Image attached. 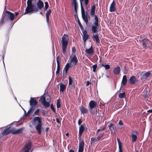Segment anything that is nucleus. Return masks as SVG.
I'll use <instances>...</instances> for the list:
<instances>
[{
	"label": "nucleus",
	"mask_w": 152,
	"mask_h": 152,
	"mask_svg": "<svg viewBox=\"0 0 152 152\" xmlns=\"http://www.w3.org/2000/svg\"><path fill=\"white\" fill-rule=\"evenodd\" d=\"M96 6L95 4L93 5L91 7L90 14L91 16H94L95 21L94 25L91 27V31L93 34L97 33L99 31V19L96 15H95Z\"/></svg>",
	"instance_id": "nucleus-1"
},
{
	"label": "nucleus",
	"mask_w": 152,
	"mask_h": 152,
	"mask_svg": "<svg viewBox=\"0 0 152 152\" xmlns=\"http://www.w3.org/2000/svg\"><path fill=\"white\" fill-rule=\"evenodd\" d=\"M31 121L34 125L37 124L35 126V128L37 131L38 133L40 134L42 132V117L39 116L35 117L33 118Z\"/></svg>",
	"instance_id": "nucleus-2"
},
{
	"label": "nucleus",
	"mask_w": 152,
	"mask_h": 152,
	"mask_svg": "<svg viewBox=\"0 0 152 152\" xmlns=\"http://www.w3.org/2000/svg\"><path fill=\"white\" fill-rule=\"evenodd\" d=\"M33 0H28L27 1V6L25 9L24 14L37 12L36 6L32 4Z\"/></svg>",
	"instance_id": "nucleus-3"
},
{
	"label": "nucleus",
	"mask_w": 152,
	"mask_h": 152,
	"mask_svg": "<svg viewBox=\"0 0 152 152\" xmlns=\"http://www.w3.org/2000/svg\"><path fill=\"white\" fill-rule=\"evenodd\" d=\"M39 101L42 103L45 107H49L50 106V98L48 94L41 96Z\"/></svg>",
	"instance_id": "nucleus-4"
},
{
	"label": "nucleus",
	"mask_w": 152,
	"mask_h": 152,
	"mask_svg": "<svg viewBox=\"0 0 152 152\" xmlns=\"http://www.w3.org/2000/svg\"><path fill=\"white\" fill-rule=\"evenodd\" d=\"M68 39V35L65 34L62 37V52L64 54H65L66 53Z\"/></svg>",
	"instance_id": "nucleus-5"
},
{
	"label": "nucleus",
	"mask_w": 152,
	"mask_h": 152,
	"mask_svg": "<svg viewBox=\"0 0 152 152\" xmlns=\"http://www.w3.org/2000/svg\"><path fill=\"white\" fill-rule=\"evenodd\" d=\"M81 8L82 18L86 24H87L88 23V18L90 19V17L89 15H85V11L81 2Z\"/></svg>",
	"instance_id": "nucleus-6"
},
{
	"label": "nucleus",
	"mask_w": 152,
	"mask_h": 152,
	"mask_svg": "<svg viewBox=\"0 0 152 152\" xmlns=\"http://www.w3.org/2000/svg\"><path fill=\"white\" fill-rule=\"evenodd\" d=\"M70 61L69 63L71 65V67H74L76 66L78 62V60L77 59L76 56H70Z\"/></svg>",
	"instance_id": "nucleus-7"
},
{
	"label": "nucleus",
	"mask_w": 152,
	"mask_h": 152,
	"mask_svg": "<svg viewBox=\"0 0 152 152\" xmlns=\"http://www.w3.org/2000/svg\"><path fill=\"white\" fill-rule=\"evenodd\" d=\"M141 42L142 45L144 48L147 49L150 47V41L147 38H144L141 40Z\"/></svg>",
	"instance_id": "nucleus-8"
},
{
	"label": "nucleus",
	"mask_w": 152,
	"mask_h": 152,
	"mask_svg": "<svg viewBox=\"0 0 152 152\" xmlns=\"http://www.w3.org/2000/svg\"><path fill=\"white\" fill-rule=\"evenodd\" d=\"M97 105V103L95 101L91 100L89 102L88 104L89 110L92 114H94V112L92 111V109L96 107Z\"/></svg>",
	"instance_id": "nucleus-9"
},
{
	"label": "nucleus",
	"mask_w": 152,
	"mask_h": 152,
	"mask_svg": "<svg viewBox=\"0 0 152 152\" xmlns=\"http://www.w3.org/2000/svg\"><path fill=\"white\" fill-rule=\"evenodd\" d=\"M32 143L30 141L26 143L24 147L22 149L21 152H30L31 148Z\"/></svg>",
	"instance_id": "nucleus-10"
},
{
	"label": "nucleus",
	"mask_w": 152,
	"mask_h": 152,
	"mask_svg": "<svg viewBox=\"0 0 152 152\" xmlns=\"http://www.w3.org/2000/svg\"><path fill=\"white\" fill-rule=\"evenodd\" d=\"M4 16L11 21H13L15 18V15L14 14L8 11H5Z\"/></svg>",
	"instance_id": "nucleus-11"
},
{
	"label": "nucleus",
	"mask_w": 152,
	"mask_h": 152,
	"mask_svg": "<svg viewBox=\"0 0 152 152\" xmlns=\"http://www.w3.org/2000/svg\"><path fill=\"white\" fill-rule=\"evenodd\" d=\"M60 59L61 57L59 56H58L56 58L57 63V70L56 72V75H57V76H58L59 75V73L60 69V62H61Z\"/></svg>",
	"instance_id": "nucleus-12"
},
{
	"label": "nucleus",
	"mask_w": 152,
	"mask_h": 152,
	"mask_svg": "<svg viewBox=\"0 0 152 152\" xmlns=\"http://www.w3.org/2000/svg\"><path fill=\"white\" fill-rule=\"evenodd\" d=\"M37 6H36V9L37 12L39 11V10H41L44 7V4L43 2L41 0H39L37 3Z\"/></svg>",
	"instance_id": "nucleus-13"
},
{
	"label": "nucleus",
	"mask_w": 152,
	"mask_h": 152,
	"mask_svg": "<svg viewBox=\"0 0 152 152\" xmlns=\"http://www.w3.org/2000/svg\"><path fill=\"white\" fill-rule=\"evenodd\" d=\"M84 145V142L81 138L79 140L78 152H83Z\"/></svg>",
	"instance_id": "nucleus-14"
},
{
	"label": "nucleus",
	"mask_w": 152,
	"mask_h": 152,
	"mask_svg": "<svg viewBox=\"0 0 152 152\" xmlns=\"http://www.w3.org/2000/svg\"><path fill=\"white\" fill-rule=\"evenodd\" d=\"M24 130V128L22 127L16 130L15 128H12V133L13 134H17L22 133Z\"/></svg>",
	"instance_id": "nucleus-15"
},
{
	"label": "nucleus",
	"mask_w": 152,
	"mask_h": 152,
	"mask_svg": "<svg viewBox=\"0 0 152 152\" xmlns=\"http://www.w3.org/2000/svg\"><path fill=\"white\" fill-rule=\"evenodd\" d=\"M82 31L83 34L82 35L83 39V41L85 42L90 37V35L87 34V32L86 30H83Z\"/></svg>",
	"instance_id": "nucleus-16"
},
{
	"label": "nucleus",
	"mask_w": 152,
	"mask_h": 152,
	"mask_svg": "<svg viewBox=\"0 0 152 152\" xmlns=\"http://www.w3.org/2000/svg\"><path fill=\"white\" fill-rule=\"evenodd\" d=\"M96 34H94L92 35V38L93 40L95 41L97 44H99L100 42V40L99 38V35L97 33Z\"/></svg>",
	"instance_id": "nucleus-17"
},
{
	"label": "nucleus",
	"mask_w": 152,
	"mask_h": 152,
	"mask_svg": "<svg viewBox=\"0 0 152 152\" xmlns=\"http://www.w3.org/2000/svg\"><path fill=\"white\" fill-rule=\"evenodd\" d=\"M151 71H149L142 75L141 77V79L142 80H145L147 79L152 74L151 73Z\"/></svg>",
	"instance_id": "nucleus-18"
},
{
	"label": "nucleus",
	"mask_w": 152,
	"mask_h": 152,
	"mask_svg": "<svg viewBox=\"0 0 152 152\" xmlns=\"http://www.w3.org/2000/svg\"><path fill=\"white\" fill-rule=\"evenodd\" d=\"M12 128L10 127H8L5 129L2 133L3 136L6 135L10 133H12Z\"/></svg>",
	"instance_id": "nucleus-19"
},
{
	"label": "nucleus",
	"mask_w": 152,
	"mask_h": 152,
	"mask_svg": "<svg viewBox=\"0 0 152 152\" xmlns=\"http://www.w3.org/2000/svg\"><path fill=\"white\" fill-rule=\"evenodd\" d=\"M137 132L136 131H134L131 133V135L132 138V141L133 142H135L137 139Z\"/></svg>",
	"instance_id": "nucleus-20"
},
{
	"label": "nucleus",
	"mask_w": 152,
	"mask_h": 152,
	"mask_svg": "<svg viewBox=\"0 0 152 152\" xmlns=\"http://www.w3.org/2000/svg\"><path fill=\"white\" fill-rule=\"evenodd\" d=\"M36 107H37L36 106H31V107L28 111L26 116H29L31 115L35 110Z\"/></svg>",
	"instance_id": "nucleus-21"
},
{
	"label": "nucleus",
	"mask_w": 152,
	"mask_h": 152,
	"mask_svg": "<svg viewBox=\"0 0 152 152\" xmlns=\"http://www.w3.org/2000/svg\"><path fill=\"white\" fill-rule=\"evenodd\" d=\"M129 81L130 84H134L137 82L138 80H137L135 76H133L130 77L129 80Z\"/></svg>",
	"instance_id": "nucleus-22"
},
{
	"label": "nucleus",
	"mask_w": 152,
	"mask_h": 152,
	"mask_svg": "<svg viewBox=\"0 0 152 152\" xmlns=\"http://www.w3.org/2000/svg\"><path fill=\"white\" fill-rule=\"evenodd\" d=\"M85 52L88 55L93 54L94 53V51L92 45L91 46L89 49H87L86 50Z\"/></svg>",
	"instance_id": "nucleus-23"
},
{
	"label": "nucleus",
	"mask_w": 152,
	"mask_h": 152,
	"mask_svg": "<svg viewBox=\"0 0 152 152\" xmlns=\"http://www.w3.org/2000/svg\"><path fill=\"white\" fill-rule=\"evenodd\" d=\"M115 5V2L114 1H113L110 7V12H114L115 11L116 9Z\"/></svg>",
	"instance_id": "nucleus-24"
},
{
	"label": "nucleus",
	"mask_w": 152,
	"mask_h": 152,
	"mask_svg": "<svg viewBox=\"0 0 152 152\" xmlns=\"http://www.w3.org/2000/svg\"><path fill=\"white\" fill-rule=\"evenodd\" d=\"M121 72V68L120 66H118L114 68L113 69V74L118 75Z\"/></svg>",
	"instance_id": "nucleus-25"
},
{
	"label": "nucleus",
	"mask_w": 152,
	"mask_h": 152,
	"mask_svg": "<svg viewBox=\"0 0 152 152\" xmlns=\"http://www.w3.org/2000/svg\"><path fill=\"white\" fill-rule=\"evenodd\" d=\"M79 109L81 114H86L88 113V110L82 105L79 107Z\"/></svg>",
	"instance_id": "nucleus-26"
},
{
	"label": "nucleus",
	"mask_w": 152,
	"mask_h": 152,
	"mask_svg": "<svg viewBox=\"0 0 152 152\" xmlns=\"http://www.w3.org/2000/svg\"><path fill=\"white\" fill-rule=\"evenodd\" d=\"M30 104L31 106H36V105L37 104V101L33 98L31 97L30 101Z\"/></svg>",
	"instance_id": "nucleus-27"
},
{
	"label": "nucleus",
	"mask_w": 152,
	"mask_h": 152,
	"mask_svg": "<svg viewBox=\"0 0 152 152\" xmlns=\"http://www.w3.org/2000/svg\"><path fill=\"white\" fill-rule=\"evenodd\" d=\"M85 130V128L84 126L82 125H80V126L79 128V131L78 136L80 138L83 133V132Z\"/></svg>",
	"instance_id": "nucleus-28"
},
{
	"label": "nucleus",
	"mask_w": 152,
	"mask_h": 152,
	"mask_svg": "<svg viewBox=\"0 0 152 152\" xmlns=\"http://www.w3.org/2000/svg\"><path fill=\"white\" fill-rule=\"evenodd\" d=\"M60 92L61 94H63L64 91L66 89V85L61 83L60 84Z\"/></svg>",
	"instance_id": "nucleus-29"
},
{
	"label": "nucleus",
	"mask_w": 152,
	"mask_h": 152,
	"mask_svg": "<svg viewBox=\"0 0 152 152\" xmlns=\"http://www.w3.org/2000/svg\"><path fill=\"white\" fill-rule=\"evenodd\" d=\"M109 128L111 132H115L116 129L115 126L112 123H111L110 125L109 126Z\"/></svg>",
	"instance_id": "nucleus-30"
},
{
	"label": "nucleus",
	"mask_w": 152,
	"mask_h": 152,
	"mask_svg": "<svg viewBox=\"0 0 152 152\" xmlns=\"http://www.w3.org/2000/svg\"><path fill=\"white\" fill-rule=\"evenodd\" d=\"M127 79L126 75H124L123 76L121 83L122 85L123 86H125L127 83Z\"/></svg>",
	"instance_id": "nucleus-31"
},
{
	"label": "nucleus",
	"mask_w": 152,
	"mask_h": 152,
	"mask_svg": "<svg viewBox=\"0 0 152 152\" xmlns=\"http://www.w3.org/2000/svg\"><path fill=\"white\" fill-rule=\"evenodd\" d=\"M52 11L51 9H49L47 12L46 13V20L47 22L48 23L49 21V16L50 14L51 13Z\"/></svg>",
	"instance_id": "nucleus-32"
},
{
	"label": "nucleus",
	"mask_w": 152,
	"mask_h": 152,
	"mask_svg": "<svg viewBox=\"0 0 152 152\" xmlns=\"http://www.w3.org/2000/svg\"><path fill=\"white\" fill-rule=\"evenodd\" d=\"M143 95L145 99L148 98L149 97V92L148 91H146Z\"/></svg>",
	"instance_id": "nucleus-33"
},
{
	"label": "nucleus",
	"mask_w": 152,
	"mask_h": 152,
	"mask_svg": "<svg viewBox=\"0 0 152 152\" xmlns=\"http://www.w3.org/2000/svg\"><path fill=\"white\" fill-rule=\"evenodd\" d=\"M118 97L120 99L123 98H125L126 96L125 95V92H124L122 93H120L118 95Z\"/></svg>",
	"instance_id": "nucleus-34"
},
{
	"label": "nucleus",
	"mask_w": 152,
	"mask_h": 152,
	"mask_svg": "<svg viewBox=\"0 0 152 152\" xmlns=\"http://www.w3.org/2000/svg\"><path fill=\"white\" fill-rule=\"evenodd\" d=\"M98 141L97 140V138H96L94 137H92L91 138L90 143L91 144L95 143L96 142H98Z\"/></svg>",
	"instance_id": "nucleus-35"
},
{
	"label": "nucleus",
	"mask_w": 152,
	"mask_h": 152,
	"mask_svg": "<svg viewBox=\"0 0 152 152\" xmlns=\"http://www.w3.org/2000/svg\"><path fill=\"white\" fill-rule=\"evenodd\" d=\"M104 135V133H103L99 134L97 137V140L98 141Z\"/></svg>",
	"instance_id": "nucleus-36"
},
{
	"label": "nucleus",
	"mask_w": 152,
	"mask_h": 152,
	"mask_svg": "<svg viewBox=\"0 0 152 152\" xmlns=\"http://www.w3.org/2000/svg\"><path fill=\"white\" fill-rule=\"evenodd\" d=\"M76 52V49L75 47H73L72 48V54L71 56H76L75 54V52Z\"/></svg>",
	"instance_id": "nucleus-37"
},
{
	"label": "nucleus",
	"mask_w": 152,
	"mask_h": 152,
	"mask_svg": "<svg viewBox=\"0 0 152 152\" xmlns=\"http://www.w3.org/2000/svg\"><path fill=\"white\" fill-rule=\"evenodd\" d=\"M45 6L44 8V10L45 11H46L48 8L49 7V4H48V2H45Z\"/></svg>",
	"instance_id": "nucleus-38"
},
{
	"label": "nucleus",
	"mask_w": 152,
	"mask_h": 152,
	"mask_svg": "<svg viewBox=\"0 0 152 152\" xmlns=\"http://www.w3.org/2000/svg\"><path fill=\"white\" fill-rule=\"evenodd\" d=\"M72 67L71 66L70 64L69 63H67L65 66L64 68L69 70V68H71Z\"/></svg>",
	"instance_id": "nucleus-39"
},
{
	"label": "nucleus",
	"mask_w": 152,
	"mask_h": 152,
	"mask_svg": "<svg viewBox=\"0 0 152 152\" xmlns=\"http://www.w3.org/2000/svg\"><path fill=\"white\" fill-rule=\"evenodd\" d=\"M69 85H72L73 83L74 84V82H73V81L72 80V78L70 76H69Z\"/></svg>",
	"instance_id": "nucleus-40"
},
{
	"label": "nucleus",
	"mask_w": 152,
	"mask_h": 152,
	"mask_svg": "<svg viewBox=\"0 0 152 152\" xmlns=\"http://www.w3.org/2000/svg\"><path fill=\"white\" fill-rule=\"evenodd\" d=\"M102 66H104L105 67V69L106 70H108L110 68V65L108 64H102Z\"/></svg>",
	"instance_id": "nucleus-41"
},
{
	"label": "nucleus",
	"mask_w": 152,
	"mask_h": 152,
	"mask_svg": "<svg viewBox=\"0 0 152 152\" xmlns=\"http://www.w3.org/2000/svg\"><path fill=\"white\" fill-rule=\"evenodd\" d=\"M77 20H78V24L81 30L82 31L83 30V28L82 25L81 24V23L80 22L79 19V18H78V19Z\"/></svg>",
	"instance_id": "nucleus-42"
},
{
	"label": "nucleus",
	"mask_w": 152,
	"mask_h": 152,
	"mask_svg": "<svg viewBox=\"0 0 152 152\" xmlns=\"http://www.w3.org/2000/svg\"><path fill=\"white\" fill-rule=\"evenodd\" d=\"M73 5H74V10L76 12V13H77V9L78 8V5L77 4H73Z\"/></svg>",
	"instance_id": "nucleus-43"
},
{
	"label": "nucleus",
	"mask_w": 152,
	"mask_h": 152,
	"mask_svg": "<svg viewBox=\"0 0 152 152\" xmlns=\"http://www.w3.org/2000/svg\"><path fill=\"white\" fill-rule=\"evenodd\" d=\"M56 106L57 108H60L61 107V104L60 103V101L59 99H58L56 103Z\"/></svg>",
	"instance_id": "nucleus-44"
},
{
	"label": "nucleus",
	"mask_w": 152,
	"mask_h": 152,
	"mask_svg": "<svg viewBox=\"0 0 152 152\" xmlns=\"http://www.w3.org/2000/svg\"><path fill=\"white\" fill-rule=\"evenodd\" d=\"M89 1V0H84L85 4L86 5V7H89V5L88 4V3Z\"/></svg>",
	"instance_id": "nucleus-45"
},
{
	"label": "nucleus",
	"mask_w": 152,
	"mask_h": 152,
	"mask_svg": "<svg viewBox=\"0 0 152 152\" xmlns=\"http://www.w3.org/2000/svg\"><path fill=\"white\" fill-rule=\"evenodd\" d=\"M68 71V70L64 68L63 70V75H66L67 74V72Z\"/></svg>",
	"instance_id": "nucleus-46"
},
{
	"label": "nucleus",
	"mask_w": 152,
	"mask_h": 152,
	"mask_svg": "<svg viewBox=\"0 0 152 152\" xmlns=\"http://www.w3.org/2000/svg\"><path fill=\"white\" fill-rule=\"evenodd\" d=\"M97 66V65L96 64H94L92 66V67L93 68V71L94 72H96Z\"/></svg>",
	"instance_id": "nucleus-47"
},
{
	"label": "nucleus",
	"mask_w": 152,
	"mask_h": 152,
	"mask_svg": "<svg viewBox=\"0 0 152 152\" xmlns=\"http://www.w3.org/2000/svg\"><path fill=\"white\" fill-rule=\"evenodd\" d=\"M39 109H38L34 113V115H39Z\"/></svg>",
	"instance_id": "nucleus-48"
},
{
	"label": "nucleus",
	"mask_w": 152,
	"mask_h": 152,
	"mask_svg": "<svg viewBox=\"0 0 152 152\" xmlns=\"http://www.w3.org/2000/svg\"><path fill=\"white\" fill-rule=\"evenodd\" d=\"M117 140L118 141V146H121L122 145V143L121 142L119 138L117 137Z\"/></svg>",
	"instance_id": "nucleus-49"
},
{
	"label": "nucleus",
	"mask_w": 152,
	"mask_h": 152,
	"mask_svg": "<svg viewBox=\"0 0 152 152\" xmlns=\"http://www.w3.org/2000/svg\"><path fill=\"white\" fill-rule=\"evenodd\" d=\"M50 108L53 112H54V113H56V110L55 109L54 106L53 104H51Z\"/></svg>",
	"instance_id": "nucleus-50"
},
{
	"label": "nucleus",
	"mask_w": 152,
	"mask_h": 152,
	"mask_svg": "<svg viewBox=\"0 0 152 152\" xmlns=\"http://www.w3.org/2000/svg\"><path fill=\"white\" fill-rule=\"evenodd\" d=\"M124 74H126V73H127V72H128V70L127 69L126 67V65H125L124 66Z\"/></svg>",
	"instance_id": "nucleus-51"
},
{
	"label": "nucleus",
	"mask_w": 152,
	"mask_h": 152,
	"mask_svg": "<svg viewBox=\"0 0 152 152\" xmlns=\"http://www.w3.org/2000/svg\"><path fill=\"white\" fill-rule=\"evenodd\" d=\"M105 129V127L104 126H101L99 129H100L101 131H103Z\"/></svg>",
	"instance_id": "nucleus-52"
},
{
	"label": "nucleus",
	"mask_w": 152,
	"mask_h": 152,
	"mask_svg": "<svg viewBox=\"0 0 152 152\" xmlns=\"http://www.w3.org/2000/svg\"><path fill=\"white\" fill-rule=\"evenodd\" d=\"M123 121L121 120H120L119 121L118 124L122 126L123 125Z\"/></svg>",
	"instance_id": "nucleus-53"
},
{
	"label": "nucleus",
	"mask_w": 152,
	"mask_h": 152,
	"mask_svg": "<svg viewBox=\"0 0 152 152\" xmlns=\"http://www.w3.org/2000/svg\"><path fill=\"white\" fill-rule=\"evenodd\" d=\"M119 152H123L122 150V146H118Z\"/></svg>",
	"instance_id": "nucleus-54"
},
{
	"label": "nucleus",
	"mask_w": 152,
	"mask_h": 152,
	"mask_svg": "<svg viewBox=\"0 0 152 152\" xmlns=\"http://www.w3.org/2000/svg\"><path fill=\"white\" fill-rule=\"evenodd\" d=\"M82 123V122L81 121V119H79L78 121V125H80V124H81Z\"/></svg>",
	"instance_id": "nucleus-55"
},
{
	"label": "nucleus",
	"mask_w": 152,
	"mask_h": 152,
	"mask_svg": "<svg viewBox=\"0 0 152 152\" xmlns=\"http://www.w3.org/2000/svg\"><path fill=\"white\" fill-rule=\"evenodd\" d=\"M4 23V19H1L0 22V24L1 25H2Z\"/></svg>",
	"instance_id": "nucleus-56"
},
{
	"label": "nucleus",
	"mask_w": 152,
	"mask_h": 152,
	"mask_svg": "<svg viewBox=\"0 0 152 152\" xmlns=\"http://www.w3.org/2000/svg\"><path fill=\"white\" fill-rule=\"evenodd\" d=\"M56 122L58 124H59L60 121L59 120L58 118H56Z\"/></svg>",
	"instance_id": "nucleus-57"
},
{
	"label": "nucleus",
	"mask_w": 152,
	"mask_h": 152,
	"mask_svg": "<svg viewBox=\"0 0 152 152\" xmlns=\"http://www.w3.org/2000/svg\"><path fill=\"white\" fill-rule=\"evenodd\" d=\"M77 4L76 0H72V4Z\"/></svg>",
	"instance_id": "nucleus-58"
},
{
	"label": "nucleus",
	"mask_w": 152,
	"mask_h": 152,
	"mask_svg": "<svg viewBox=\"0 0 152 152\" xmlns=\"http://www.w3.org/2000/svg\"><path fill=\"white\" fill-rule=\"evenodd\" d=\"M74 17H75V18H76L77 17V19H78V18H78V16H77V13H76V14H75L74 15Z\"/></svg>",
	"instance_id": "nucleus-59"
},
{
	"label": "nucleus",
	"mask_w": 152,
	"mask_h": 152,
	"mask_svg": "<svg viewBox=\"0 0 152 152\" xmlns=\"http://www.w3.org/2000/svg\"><path fill=\"white\" fill-rule=\"evenodd\" d=\"M90 84V82L89 81H87V82L86 83V85L87 86H88Z\"/></svg>",
	"instance_id": "nucleus-60"
},
{
	"label": "nucleus",
	"mask_w": 152,
	"mask_h": 152,
	"mask_svg": "<svg viewBox=\"0 0 152 152\" xmlns=\"http://www.w3.org/2000/svg\"><path fill=\"white\" fill-rule=\"evenodd\" d=\"M19 13L18 12H15V17H16V16H17L19 14Z\"/></svg>",
	"instance_id": "nucleus-61"
},
{
	"label": "nucleus",
	"mask_w": 152,
	"mask_h": 152,
	"mask_svg": "<svg viewBox=\"0 0 152 152\" xmlns=\"http://www.w3.org/2000/svg\"><path fill=\"white\" fill-rule=\"evenodd\" d=\"M42 114H43V115H45V110H43L42 111Z\"/></svg>",
	"instance_id": "nucleus-62"
},
{
	"label": "nucleus",
	"mask_w": 152,
	"mask_h": 152,
	"mask_svg": "<svg viewBox=\"0 0 152 152\" xmlns=\"http://www.w3.org/2000/svg\"><path fill=\"white\" fill-rule=\"evenodd\" d=\"M147 112H150V113H152V109L148 110Z\"/></svg>",
	"instance_id": "nucleus-63"
},
{
	"label": "nucleus",
	"mask_w": 152,
	"mask_h": 152,
	"mask_svg": "<svg viewBox=\"0 0 152 152\" xmlns=\"http://www.w3.org/2000/svg\"><path fill=\"white\" fill-rule=\"evenodd\" d=\"M69 152H75V151L73 150L70 149L69 151Z\"/></svg>",
	"instance_id": "nucleus-64"
}]
</instances>
